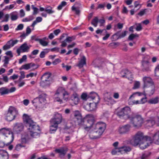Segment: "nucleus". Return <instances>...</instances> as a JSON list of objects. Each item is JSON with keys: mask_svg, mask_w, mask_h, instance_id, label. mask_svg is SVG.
I'll return each instance as SVG.
<instances>
[{"mask_svg": "<svg viewBox=\"0 0 159 159\" xmlns=\"http://www.w3.org/2000/svg\"><path fill=\"white\" fill-rule=\"evenodd\" d=\"M23 119L31 136L37 138L39 136V127L26 114L23 116Z\"/></svg>", "mask_w": 159, "mask_h": 159, "instance_id": "nucleus-1", "label": "nucleus"}, {"mask_svg": "<svg viewBox=\"0 0 159 159\" xmlns=\"http://www.w3.org/2000/svg\"><path fill=\"white\" fill-rule=\"evenodd\" d=\"M14 135L10 129L3 128L0 129V148H3L11 143Z\"/></svg>", "mask_w": 159, "mask_h": 159, "instance_id": "nucleus-2", "label": "nucleus"}, {"mask_svg": "<svg viewBox=\"0 0 159 159\" xmlns=\"http://www.w3.org/2000/svg\"><path fill=\"white\" fill-rule=\"evenodd\" d=\"M55 100L61 103L63 100L67 101L68 98V93L62 87H59L57 90L55 94Z\"/></svg>", "mask_w": 159, "mask_h": 159, "instance_id": "nucleus-3", "label": "nucleus"}, {"mask_svg": "<svg viewBox=\"0 0 159 159\" xmlns=\"http://www.w3.org/2000/svg\"><path fill=\"white\" fill-rule=\"evenodd\" d=\"M94 118L93 115H88L83 119L82 124L80 125L82 126L85 130L89 131L93 128V125H95L94 124Z\"/></svg>", "mask_w": 159, "mask_h": 159, "instance_id": "nucleus-4", "label": "nucleus"}, {"mask_svg": "<svg viewBox=\"0 0 159 159\" xmlns=\"http://www.w3.org/2000/svg\"><path fill=\"white\" fill-rule=\"evenodd\" d=\"M145 137V136H144L142 132L139 131L132 137L130 140V143L134 146H137Z\"/></svg>", "mask_w": 159, "mask_h": 159, "instance_id": "nucleus-5", "label": "nucleus"}, {"mask_svg": "<svg viewBox=\"0 0 159 159\" xmlns=\"http://www.w3.org/2000/svg\"><path fill=\"white\" fill-rule=\"evenodd\" d=\"M83 119L81 114L78 111H73L70 116V120L74 122L75 125H80L82 124Z\"/></svg>", "mask_w": 159, "mask_h": 159, "instance_id": "nucleus-6", "label": "nucleus"}, {"mask_svg": "<svg viewBox=\"0 0 159 159\" xmlns=\"http://www.w3.org/2000/svg\"><path fill=\"white\" fill-rule=\"evenodd\" d=\"M106 126V124L102 122H99L94 125L93 129L95 130L101 136Z\"/></svg>", "mask_w": 159, "mask_h": 159, "instance_id": "nucleus-7", "label": "nucleus"}, {"mask_svg": "<svg viewBox=\"0 0 159 159\" xmlns=\"http://www.w3.org/2000/svg\"><path fill=\"white\" fill-rule=\"evenodd\" d=\"M130 112V108L128 107H126L119 111L117 114L120 118L127 119L129 117V114Z\"/></svg>", "mask_w": 159, "mask_h": 159, "instance_id": "nucleus-8", "label": "nucleus"}, {"mask_svg": "<svg viewBox=\"0 0 159 159\" xmlns=\"http://www.w3.org/2000/svg\"><path fill=\"white\" fill-rule=\"evenodd\" d=\"M151 142L150 137L146 136L139 143L138 145L140 148L144 149L149 146Z\"/></svg>", "mask_w": 159, "mask_h": 159, "instance_id": "nucleus-9", "label": "nucleus"}, {"mask_svg": "<svg viewBox=\"0 0 159 159\" xmlns=\"http://www.w3.org/2000/svg\"><path fill=\"white\" fill-rule=\"evenodd\" d=\"M143 121V119L140 115H136L131 120V122L134 126L137 127L141 126Z\"/></svg>", "mask_w": 159, "mask_h": 159, "instance_id": "nucleus-10", "label": "nucleus"}, {"mask_svg": "<svg viewBox=\"0 0 159 159\" xmlns=\"http://www.w3.org/2000/svg\"><path fill=\"white\" fill-rule=\"evenodd\" d=\"M81 98L84 101H86L87 99L90 98L92 99H94L95 98H97L99 99V97L98 94L93 92H91L89 95L85 93H83L81 95Z\"/></svg>", "mask_w": 159, "mask_h": 159, "instance_id": "nucleus-11", "label": "nucleus"}, {"mask_svg": "<svg viewBox=\"0 0 159 159\" xmlns=\"http://www.w3.org/2000/svg\"><path fill=\"white\" fill-rule=\"evenodd\" d=\"M142 94L139 92H136L133 93L129 98L128 101L129 105H137L139 104L138 100H133V98H138Z\"/></svg>", "mask_w": 159, "mask_h": 159, "instance_id": "nucleus-12", "label": "nucleus"}, {"mask_svg": "<svg viewBox=\"0 0 159 159\" xmlns=\"http://www.w3.org/2000/svg\"><path fill=\"white\" fill-rule=\"evenodd\" d=\"M130 128V125L129 124L120 126L118 129V133L120 134H127L129 131Z\"/></svg>", "mask_w": 159, "mask_h": 159, "instance_id": "nucleus-13", "label": "nucleus"}, {"mask_svg": "<svg viewBox=\"0 0 159 159\" xmlns=\"http://www.w3.org/2000/svg\"><path fill=\"white\" fill-rule=\"evenodd\" d=\"M120 74L122 78H127L130 80H131L133 77V75L127 69L122 70Z\"/></svg>", "mask_w": 159, "mask_h": 159, "instance_id": "nucleus-14", "label": "nucleus"}, {"mask_svg": "<svg viewBox=\"0 0 159 159\" xmlns=\"http://www.w3.org/2000/svg\"><path fill=\"white\" fill-rule=\"evenodd\" d=\"M143 88L147 94L149 96L152 95L155 92V87L154 84L147 87H143Z\"/></svg>", "mask_w": 159, "mask_h": 159, "instance_id": "nucleus-15", "label": "nucleus"}, {"mask_svg": "<svg viewBox=\"0 0 159 159\" xmlns=\"http://www.w3.org/2000/svg\"><path fill=\"white\" fill-rule=\"evenodd\" d=\"M62 120V116L61 115L58 113H56L53 119H52L51 121L57 125L60 124Z\"/></svg>", "mask_w": 159, "mask_h": 159, "instance_id": "nucleus-16", "label": "nucleus"}, {"mask_svg": "<svg viewBox=\"0 0 159 159\" xmlns=\"http://www.w3.org/2000/svg\"><path fill=\"white\" fill-rule=\"evenodd\" d=\"M67 151V148L64 147H61L55 150V152L59 153L60 157L61 158L65 156Z\"/></svg>", "mask_w": 159, "mask_h": 159, "instance_id": "nucleus-17", "label": "nucleus"}, {"mask_svg": "<svg viewBox=\"0 0 159 159\" xmlns=\"http://www.w3.org/2000/svg\"><path fill=\"white\" fill-rule=\"evenodd\" d=\"M79 99L78 95L76 93L73 94L70 100V102L71 105H77L79 102Z\"/></svg>", "mask_w": 159, "mask_h": 159, "instance_id": "nucleus-18", "label": "nucleus"}, {"mask_svg": "<svg viewBox=\"0 0 159 159\" xmlns=\"http://www.w3.org/2000/svg\"><path fill=\"white\" fill-rule=\"evenodd\" d=\"M32 68H34V69H36L37 67L36 66V64L34 63H30L23 65L20 68V70L25 69V70H28Z\"/></svg>", "mask_w": 159, "mask_h": 159, "instance_id": "nucleus-19", "label": "nucleus"}, {"mask_svg": "<svg viewBox=\"0 0 159 159\" xmlns=\"http://www.w3.org/2000/svg\"><path fill=\"white\" fill-rule=\"evenodd\" d=\"M23 128L24 126L23 124L20 123L15 124L13 128L14 130L17 133H19L23 130Z\"/></svg>", "mask_w": 159, "mask_h": 159, "instance_id": "nucleus-20", "label": "nucleus"}, {"mask_svg": "<svg viewBox=\"0 0 159 159\" xmlns=\"http://www.w3.org/2000/svg\"><path fill=\"white\" fill-rule=\"evenodd\" d=\"M119 149V151L120 152V153L123 154L130 152L131 150V148L129 146H124L120 147Z\"/></svg>", "mask_w": 159, "mask_h": 159, "instance_id": "nucleus-21", "label": "nucleus"}, {"mask_svg": "<svg viewBox=\"0 0 159 159\" xmlns=\"http://www.w3.org/2000/svg\"><path fill=\"white\" fill-rule=\"evenodd\" d=\"M144 83L143 87H147L154 84L152 79L148 77H144L143 78Z\"/></svg>", "mask_w": 159, "mask_h": 159, "instance_id": "nucleus-22", "label": "nucleus"}, {"mask_svg": "<svg viewBox=\"0 0 159 159\" xmlns=\"http://www.w3.org/2000/svg\"><path fill=\"white\" fill-rule=\"evenodd\" d=\"M143 70L145 71L150 70V65L148 61H143L142 62Z\"/></svg>", "mask_w": 159, "mask_h": 159, "instance_id": "nucleus-23", "label": "nucleus"}, {"mask_svg": "<svg viewBox=\"0 0 159 159\" xmlns=\"http://www.w3.org/2000/svg\"><path fill=\"white\" fill-rule=\"evenodd\" d=\"M89 136L91 139H97L100 137L99 135L94 130V131H91L89 132Z\"/></svg>", "mask_w": 159, "mask_h": 159, "instance_id": "nucleus-24", "label": "nucleus"}, {"mask_svg": "<svg viewBox=\"0 0 159 159\" xmlns=\"http://www.w3.org/2000/svg\"><path fill=\"white\" fill-rule=\"evenodd\" d=\"M152 141L154 143L159 145V131L155 133L153 135Z\"/></svg>", "mask_w": 159, "mask_h": 159, "instance_id": "nucleus-25", "label": "nucleus"}, {"mask_svg": "<svg viewBox=\"0 0 159 159\" xmlns=\"http://www.w3.org/2000/svg\"><path fill=\"white\" fill-rule=\"evenodd\" d=\"M145 123L146 127L148 128L152 127L156 124L155 120H153V118H151L150 119L147 120Z\"/></svg>", "mask_w": 159, "mask_h": 159, "instance_id": "nucleus-26", "label": "nucleus"}, {"mask_svg": "<svg viewBox=\"0 0 159 159\" xmlns=\"http://www.w3.org/2000/svg\"><path fill=\"white\" fill-rule=\"evenodd\" d=\"M7 112L13 115L16 117L18 115V111L16 108L12 106H10L8 108Z\"/></svg>", "mask_w": 159, "mask_h": 159, "instance_id": "nucleus-27", "label": "nucleus"}, {"mask_svg": "<svg viewBox=\"0 0 159 159\" xmlns=\"http://www.w3.org/2000/svg\"><path fill=\"white\" fill-rule=\"evenodd\" d=\"M57 125L51 121V125L50 127V132L51 133H54L57 130Z\"/></svg>", "mask_w": 159, "mask_h": 159, "instance_id": "nucleus-28", "label": "nucleus"}, {"mask_svg": "<svg viewBox=\"0 0 159 159\" xmlns=\"http://www.w3.org/2000/svg\"><path fill=\"white\" fill-rule=\"evenodd\" d=\"M51 74L50 73L46 72L42 75L41 77L42 80L51 81Z\"/></svg>", "mask_w": 159, "mask_h": 159, "instance_id": "nucleus-29", "label": "nucleus"}, {"mask_svg": "<svg viewBox=\"0 0 159 159\" xmlns=\"http://www.w3.org/2000/svg\"><path fill=\"white\" fill-rule=\"evenodd\" d=\"M7 152L4 150L0 149V159H8Z\"/></svg>", "mask_w": 159, "mask_h": 159, "instance_id": "nucleus-30", "label": "nucleus"}, {"mask_svg": "<svg viewBox=\"0 0 159 159\" xmlns=\"http://www.w3.org/2000/svg\"><path fill=\"white\" fill-rule=\"evenodd\" d=\"M20 48L21 52H27L29 51L30 47L28 46L27 43H25L20 46Z\"/></svg>", "mask_w": 159, "mask_h": 159, "instance_id": "nucleus-31", "label": "nucleus"}, {"mask_svg": "<svg viewBox=\"0 0 159 159\" xmlns=\"http://www.w3.org/2000/svg\"><path fill=\"white\" fill-rule=\"evenodd\" d=\"M86 58L84 56H83L77 66L79 68H82L84 65L86 64Z\"/></svg>", "mask_w": 159, "mask_h": 159, "instance_id": "nucleus-32", "label": "nucleus"}, {"mask_svg": "<svg viewBox=\"0 0 159 159\" xmlns=\"http://www.w3.org/2000/svg\"><path fill=\"white\" fill-rule=\"evenodd\" d=\"M46 95L45 93H43L39 95V98L40 103L44 104L46 102Z\"/></svg>", "mask_w": 159, "mask_h": 159, "instance_id": "nucleus-33", "label": "nucleus"}, {"mask_svg": "<svg viewBox=\"0 0 159 159\" xmlns=\"http://www.w3.org/2000/svg\"><path fill=\"white\" fill-rule=\"evenodd\" d=\"M51 84V81L42 80L40 82V86L43 88H46L49 87Z\"/></svg>", "mask_w": 159, "mask_h": 159, "instance_id": "nucleus-34", "label": "nucleus"}, {"mask_svg": "<svg viewBox=\"0 0 159 159\" xmlns=\"http://www.w3.org/2000/svg\"><path fill=\"white\" fill-rule=\"evenodd\" d=\"M104 98L106 101L110 102L111 103H113L114 102V99L111 96L110 93H108L105 94Z\"/></svg>", "mask_w": 159, "mask_h": 159, "instance_id": "nucleus-35", "label": "nucleus"}, {"mask_svg": "<svg viewBox=\"0 0 159 159\" xmlns=\"http://www.w3.org/2000/svg\"><path fill=\"white\" fill-rule=\"evenodd\" d=\"M15 118V116L8 112L5 115V119L8 121H11L14 120Z\"/></svg>", "mask_w": 159, "mask_h": 159, "instance_id": "nucleus-36", "label": "nucleus"}, {"mask_svg": "<svg viewBox=\"0 0 159 159\" xmlns=\"http://www.w3.org/2000/svg\"><path fill=\"white\" fill-rule=\"evenodd\" d=\"M46 39V37H44L43 39H38L37 40L43 46H46L48 45V43L45 41Z\"/></svg>", "mask_w": 159, "mask_h": 159, "instance_id": "nucleus-37", "label": "nucleus"}, {"mask_svg": "<svg viewBox=\"0 0 159 159\" xmlns=\"http://www.w3.org/2000/svg\"><path fill=\"white\" fill-rule=\"evenodd\" d=\"M12 42V40H10L8 41L6 44L3 46V50H6L10 48L11 47H13V45Z\"/></svg>", "mask_w": 159, "mask_h": 159, "instance_id": "nucleus-38", "label": "nucleus"}, {"mask_svg": "<svg viewBox=\"0 0 159 159\" xmlns=\"http://www.w3.org/2000/svg\"><path fill=\"white\" fill-rule=\"evenodd\" d=\"M11 19L12 21L16 20L18 18V13L15 11L12 12L10 14Z\"/></svg>", "mask_w": 159, "mask_h": 159, "instance_id": "nucleus-39", "label": "nucleus"}, {"mask_svg": "<svg viewBox=\"0 0 159 159\" xmlns=\"http://www.w3.org/2000/svg\"><path fill=\"white\" fill-rule=\"evenodd\" d=\"M8 89L6 88L2 87L0 89V93L3 95L8 93Z\"/></svg>", "mask_w": 159, "mask_h": 159, "instance_id": "nucleus-40", "label": "nucleus"}, {"mask_svg": "<svg viewBox=\"0 0 159 159\" xmlns=\"http://www.w3.org/2000/svg\"><path fill=\"white\" fill-rule=\"evenodd\" d=\"M87 107L89 108L87 109L88 111H92L94 109L95 107V104L93 103H90L89 104L87 105Z\"/></svg>", "mask_w": 159, "mask_h": 159, "instance_id": "nucleus-41", "label": "nucleus"}, {"mask_svg": "<svg viewBox=\"0 0 159 159\" xmlns=\"http://www.w3.org/2000/svg\"><path fill=\"white\" fill-rule=\"evenodd\" d=\"M98 20L97 17H95L92 20L91 24L94 27H96L97 26L98 23Z\"/></svg>", "mask_w": 159, "mask_h": 159, "instance_id": "nucleus-42", "label": "nucleus"}, {"mask_svg": "<svg viewBox=\"0 0 159 159\" xmlns=\"http://www.w3.org/2000/svg\"><path fill=\"white\" fill-rule=\"evenodd\" d=\"M45 11L48 14H51L54 12V11L52 10V7H47L45 9Z\"/></svg>", "mask_w": 159, "mask_h": 159, "instance_id": "nucleus-43", "label": "nucleus"}, {"mask_svg": "<svg viewBox=\"0 0 159 159\" xmlns=\"http://www.w3.org/2000/svg\"><path fill=\"white\" fill-rule=\"evenodd\" d=\"M140 83L139 81H135L134 83V86L132 89H137L139 88L140 86Z\"/></svg>", "mask_w": 159, "mask_h": 159, "instance_id": "nucleus-44", "label": "nucleus"}, {"mask_svg": "<svg viewBox=\"0 0 159 159\" xmlns=\"http://www.w3.org/2000/svg\"><path fill=\"white\" fill-rule=\"evenodd\" d=\"M158 102V98L156 97L152 98L149 100V102L151 104H156Z\"/></svg>", "mask_w": 159, "mask_h": 159, "instance_id": "nucleus-45", "label": "nucleus"}, {"mask_svg": "<svg viewBox=\"0 0 159 159\" xmlns=\"http://www.w3.org/2000/svg\"><path fill=\"white\" fill-rule=\"evenodd\" d=\"M151 154V152H146L143 154L141 157V159H148L149 157Z\"/></svg>", "mask_w": 159, "mask_h": 159, "instance_id": "nucleus-46", "label": "nucleus"}, {"mask_svg": "<svg viewBox=\"0 0 159 159\" xmlns=\"http://www.w3.org/2000/svg\"><path fill=\"white\" fill-rule=\"evenodd\" d=\"M67 3L65 1H62L61 3L58 6L57 9L58 10H61L62 7L66 5Z\"/></svg>", "mask_w": 159, "mask_h": 159, "instance_id": "nucleus-47", "label": "nucleus"}, {"mask_svg": "<svg viewBox=\"0 0 159 159\" xmlns=\"http://www.w3.org/2000/svg\"><path fill=\"white\" fill-rule=\"evenodd\" d=\"M147 11H150V12H151L152 11L150 9H145L143 11H141L139 13L138 15L140 16H142L143 15L144 13H146Z\"/></svg>", "mask_w": 159, "mask_h": 159, "instance_id": "nucleus-48", "label": "nucleus"}, {"mask_svg": "<svg viewBox=\"0 0 159 159\" xmlns=\"http://www.w3.org/2000/svg\"><path fill=\"white\" fill-rule=\"evenodd\" d=\"M44 50H46V51H43L41 52L39 57L41 58H43L45 57V55L49 51L48 49H46Z\"/></svg>", "mask_w": 159, "mask_h": 159, "instance_id": "nucleus-49", "label": "nucleus"}, {"mask_svg": "<svg viewBox=\"0 0 159 159\" xmlns=\"http://www.w3.org/2000/svg\"><path fill=\"white\" fill-rule=\"evenodd\" d=\"M75 39V36L68 37L65 39V40L67 42L70 43Z\"/></svg>", "mask_w": 159, "mask_h": 159, "instance_id": "nucleus-50", "label": "nucleus"}, {"mask_svg": "<svg viewBox=\"0 0 159 159\" xmlns=\"http://www.w3.org/2000/svg\"><path fill=\"white\" fill-rule=\"evenodd\" d=\"M139 35L137 34H131L129 37L128 39L130 40H133L134 38L138 37Z\"/></svg>", "mask_w": 159, "mask_h": 159, "instance_id": "nucleus-51", "label": "nucleus"}, {"mask_svg": "<svg viewBox=\"0 0 159 159\" xmlns=\"http://www.w3.org/2000/svg\"><path fill=\"white\" fill-rule=\"evenodd\" d=\"M119 147L118 148H116L115 149L111 151V153L112 155H114L117 154L118 153H120V152L119 151Z\"/></svg>", "mask_w": 159, "mask_h": 159, "instance_id": "nucleus-52", "label": "nucleus"}, {"mask_svg": "<svg viewBox=\"0 0 159 159\" xmlns=\"http://www.w3.org/2000/svg\"><path fill=\"white\" fill-rule=\"evenodd\" d=\"M4 57L5 59L3 61L4 62L3 66L6 67L7 66V65L8 63L9 58L7 56H4Z\"/></svg>", "mask_w": 159, "mask_h": 159, "instance_id": "nucleus-53", "label": "nucleus"}, {"mask_svg": "<svg viewBox=\"0 0 159 159\" xmlns=\"http://www.w3.org/2000/svg\"><path fill=\"white\" fill-rule=\"evenodd\" d=\"M139 104H143L147 102L146 97H143L141 98L140 100H138Z\"/></svg>", "mask_w": 159, "mask_h": 159, "instance_id": "nucleus-54", "label": "nucleus"}, {"mask_svg": "<svg viewBox=\"0 0 159 159\" xmlns=\"http://www.w3.org/2000/svg\"><path fill=\"white\" fill-rule=\"evenodd\" d=\"M25 146L23 145L22 144H19L16 145V146L15 150L17 151L19 150L21 148L24 147Z\"/></svg>", "mask_w": 159, "mask_h": 159, "instance_id": "nucleus-55", "label": "nucleus"}, {"mask_svg": "<svg viewBox=\"0 0 159 159\" xmlns=\"http://www.w3.org/2000/svg\"><path fill=\"white\" fill-rule=\"evenodd\" d=\"M9 15L8 14H6L4 16V19L1 21V22H7L8 21Z\"/></svg>", "mask_w": 159, "mask_h": 159, "instance_id": "nucleus-56", "label": "nucleus"}, {"mask_svg": "<svg viewBox=\"0 0 159 159\" xmlns=\"http://www.w3.org/2000/svg\"><path fill=\"white\" fill-rule=\"evenodd\" d=\"M155 75L159 77V66H157L155 69Z\"/></svg>", "mask_w": 159, "mask_h": 159, "instance_id": "nucleus-57", "label": "nucleus"}, {"mask_svg": "<svg viewBox=\"0 0 159 159\" xmlns=\"http://www.w3.org/2000/svg\"><path fill=\"white\" fill-rule=\"evenodd\" d=\"M27 59V56L26 55H25L23 56L22 58L20 59L19 61V63L21 64L24 61H25Z\"/></svg>", "mask_w": 159, "mask_h": 159, "instance_id": "nucleus-58", "label": "nucleus"}, {"mask_svg": "<svg viewBox=\"0 0 159 159\" xmlns=\"http://www.w3.org/2000/svg\"><path fill=\"white\" fill-rule=\"evenodd\" d=\"M31 7L34 10V12H33V14L35 15L38 13V9L36 7H35L34 5H32Z\"/></svg>", "mask_w": 159, "mask_h": 159, "instance_id": "nucleus-59", "label": "nucleus"}, {"mask_svg": "<svg viewBox=\"0 0 159 159\" xmlns=\"http://www.w3.org/2000/svg\"><path fill=\"white\" fill-rule=\"evenodd\" d=\"M155 123L157 126H159V114H157L156 118H155Z\"/></svg>", "mask_w": 159, "mask_h": 159, "instance_id": "nucleus-60", "label": "nucleus"}, {"mask_svg": "<svg viewBox=\"0 0 159 159\" xmlns=\"http://www.w3.org/2000/svg\"><path fill=\"white\" fill-rule=\"evenodd\" d=\"M28 139L26 137H23L21 139V142L23 143H25L28 142Z\"/></svg>", "mask_w": 159, "mask_h": 159, "instance_id": "nucleus-61", "label": "nucleus"}, {"mask_svg": "<svg viewBox=\"0 0 159 159\" xmlns=\"http://www.w3.org/2000/svg\"><path fill=\"white\" fill-rule=\"evenodd\" d=\"M119 44L120 43H119L113 42L110 43L109 44V45L113 48H115L116 46H118Z\"/></svg>", "mask_w": 159, "mask_h": 159, "instance_id": "nucleus-62", "label": "nucleus"}, {"mask_svg": "<svg viewBox=\"0 0 159 159\" xmlns=\"http://www.w3.org/2000/svg\"><path fill=\"white\" fill-rule=\"evenodd\" d=\"M72 11H75V13L76 14H79L80 13V11L78 9H77L74 6H73L72 7Z\"/></svg>", "mask_w": 159, "mask_h": 159, "instance_id": "nucleus-63", "label": "nucleus"}, {"mask_svg": "<svg viewBox=\"0 0 159 159\" xmlns=\"http://www.w3.org/2000/svg\"><path fill=\"white\" fill-rule=\"evenodd\" d=\"M127 32V31H125L123 32L121 34L119 35V38H121L124 37L126 35Z\"/></svg>", "mask_w": 159, "mask_h": 159, "instance_id": "nucleus-64", "label": "nucleus"}]
</instances>
